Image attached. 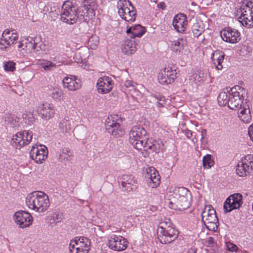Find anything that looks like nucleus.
Wrapping results in <instances>:
<instances>
[{"instance_id": "nucleus-1", "label": "nucleus", "mask_w": 253, "mask_h": 253, "mask_svg": "<svg viewBox=\"0 0 253 253\" xmlns=\"http://www.w3.org/2000/svg\"><path fill=\"white\" fill-rule=\"evenodd\" d=\"M61 9V20L71 25L76 23L78 19L86 24L95 17L94 7H78L76 0L65 1Z\"/></svg>"}, {"instance_id": "nucleus-2", "label": "nucleus", "mask_w": 253, "mask_h": 253, "mask_svg": "<svg viewBox=\"0 0 253 253\" xmlns=\"http://www.w3.org/2000/svg\"><path fill=\"white\" fill-rule=\"evenodd\" d=\"M26 203L29 209L39 212H44L50 206L48 196L42 191H35L28 194Z\"/></svg>"}, {"instance_id": "nucleus-3", "label": "nucleus", "mask_w": 253, "mask_h": 253, "mask_svg": "<svg viewBox=\"0 0 253 253\" xmlns=\"http://www.w3.org/2000/svg\"><path fill=\"white\" fill-rule=\"evenodd\" d=\"M178 237V231L173 226L169 218H164L159 224L158 239L162 244H169Z\"/></svg>"}, {"instance_id": "nucleus-4", "label": "nucleus", "mask_w": 253, "mask_h": 253, "mask_svg": "<svg viewBox=\"0 0 253 253\" xmlns=\"http://www.w3.org/2000/svg\"><path fill=\"white\" fill-rule=\"evenodd\" d=\"M147 139L145 129L139 125L131 127L129 133V142L137 150H141Z\"/></svg>"}, {"instance_id": "nucleus-5", "label": "nucleus", "mask_w": 253, "mask_h": 253, "mask_svg": "<svg viewBox=\"0 0 253 253\" xmlns=\"http://www.w3.org/2000/svg\"><path fill=\"white\" fill-rule=\"evenodd\" d=\"M120 16L128 22H134L136 18V10L129 0H119L117 2Z\"/></svg>"}, {"instance_id": "nucleus-6", "label": "nucleus", "mask_w": 253, "mask_h": 253, "mask_svg": "<svg viewBox=\"0 0 253 253\" xmlns=\"http://www.w3.org/2000/svg\"><path fill=\"white\" fill-rule=\"evenodd\" d=\"M201 216L202 221L208 230L213 231H217L219 225L218 219L215 211L212 206H205Z\"/></svg>"}, {"instance_id": "nucleus-7", "label": "nucleus", "mask_w": 253, "mask_h": 253, "mask_svg": "<svg viewBox=\"0 0 253 253\" xmlns=\"http://www.w3.org/2000/svg\"><path fill=\"white\" fill-rule=\"evenodd\" d=\"M120 188L126 193L133 192L138 188V184L135 176L132 174H124L117 178Z\"/></svg>"}, {"instance_id": "nucleus-8", "label": "nucleus", "mask_w": 253, "mask_h": 253, "mask_svg": "<svg viewBox=\"0 0 253 253\" xmlns=\"http://www.w3.org/2000/svg\"><path fill=\"white\" fill-rule=\"evenodd\" d=\"M239 21L247 28L253 27V2L248 1L242 4L240 11Z\"/></svg>"}, {"instance_id": "nucleus-9", "label": "nucleus", "mask_w": 253, "mask_h": 253, "mask_svg": "<svg viewBox=\"0 0 253 253\" xmlns=\"http://www.w3.org/2000/svg\"><path fill=\"white\" fill-rule=\"evenodd\" d=\"M253 170V156H245L239 162L236 166V171L239 176L244 177L250 175Z\"/></svg>"}, {"instance_id": "nucleus-10", "label": "nucleus", "mask_w": 253, "mask_h": 253, "mask_svg": "<svg viewBox=\"0 0 253 253\" xmlns=\"http://www.w3.org/2000/svg\"><path fill=\"white\" fill-rule=\"evenodd\" d=\"M176 70L168 67L161 70L158 76L159 82L162 84H168L174 82L176 78Z\"/></svg>"}, {"instance_id": "nucleus-11", "label": "nucleus", "mask_w": 253, "mask_h": 253, "mask_svg": "<svg viewBox=\"0 0 253 253\" xmlns=\"http://www.w3.org/2000/svg\"><path fill=\"white\" fill-rule=\"evenodd\" d=\"M48 150L43 145L33 146L30 151V157L37 164H42L47 158Z\"/></svg>"}, {"instance_id": "nucleus-12", "label": "nucleus", "mask_w": 253, "mask_h": 253, "mask_svg": "<svg viewBox=\"0 0 253 253\" xmlns=\"http://www.w3.org/2000/svg\"><path fill=\"white\" fill-rule=\"evenodd\" d=\"M242 199V195L240 193L230 195L224 202V211L229 212L233 210L239 209L243 204Z\"/></svg>"}, {"instance_id": "nucleus-13", "label": "nucleus", "mask_w": 253, "mask_h": 253, "mask_svg": "<svg viewBox=\"0 0 253 253\" xmlns=\"http://www.w3.org/2000/svg\"><path fill=\"white\" fill-rule=\"evenodd\" d=\"M26 40L27 42H26L25 47L28 48L29 50L32 53L33 56H39L40 50L44 52H47L48 50L47 46L44 43L40 45V49H36V46L40 38L28 37L26 38Z\"/></svg>"}, {"instance_id": "nucleus-14", "label": "nucleus", "mask_w": 253, "mask_h": 253, "mask_svg": "<svg viewBox=\"0 0 253 253\" xmlns=\"http://www.w3.org/2000/svg\"><path fill=\"white\" fill-rule=\"evenodd\" d=\"M15 222L21 228L30 226L33 222V217L28 212L19 211L15 212L13 215Z\"/></svg>"}, {"instance_id": "nucleus-15", "label": "nucleus", "mask_w": 253, "mask_h": 253, "mask_svg": "<svg viewBox=\"0 0 253 253\" xmlns=\"http://www.w3.org/2000/svg\"><path fill=\"white\" fill-rule=\"evenodd\" d=\"M222 40L230 43L238 42L241 39L240 32L235 29L227 28L220 32Z\"/></svg>"}, {"instance_id": "nucleus-16", "label": "nucleus", "mask_w": 253, "mask_h": 253, "mask_svg": "<svg viewBox=\"0 0 253 253\" xmlns=\"http://www.w3.org/2000/svg\"><path fill=\"white\" fill-rule=\"evenodd\" d=\"M36 112L39 116L46 120L52 118L55 114L53 105L47 102L40 104L37 107Z\"/></svg>"}, {"instance_id": "nucleus-17", "label": "nucleus", "mask_w": 253, "mask_h": 253, "mask_svg": "<svg viewBox=\"0 0 253 253\" xmlns=\"http://www.w3.org/2000/svg\"><path fill=\"white\" fill-rule=\"evenodd\" d=\"M172 25L174 29L178 33L184 32L188 25L186 15L181 13L175 15L173 19Z\"/></svg>"}, {"instance_id": "nucleus-18", "label": "nucleus", "mask_w": 253, "mask_h": 253, "mask_svg": "<svg viewBox=\"0 0 253 253\" xmlns=\"http://www.w3.org/2000/svg\"><path fill=\"white\" fill-rule=\"evenodd\" d=\"M243 96L240 95V93L237 91L236 88H230V98L228 107L232 110L239 109L243 106Z\"/></svg>"}, {"instance_id": "nucleus-19", "label": "nucleus", "mask_w": 253, "mask_h": 253, "mask_svg": "<svg viewBox=\"0 0 253 253\" xmlns=\"http://www.w3.org/2000/svg\"><path fill=\"white\" fill-rule=\"evenodd\" d=\"M191 197L190 194L188 196H184L179 198L178 199H174L173 201L169 202V204H172L174 203L175 205V207H171V208H174L177 209L179 211H182L186 209H187L191 205Z\"/></svg>"}, {"instance_id": "nucleus-20", "label": "nucleus", "mask_w": 253, "mask_h": 253, "mask_svg": "<svg viewBox=\"0 0 253 253\" xmlns=\"http://www.w3.org/2000/svg\"><path fill=\"white\" fill-rule=\"evenodd\" d=\"M143 148L146 150H149L156 153H159L160 152H163L166 149L164 143L161 140H155L153 142L147 141L145 142Z\"/></svg>"}, {"instance_id": "nucleus-21", "label": "nucleus", "mask_w": 253, "mask_h": 253, "mask_svg": "<svg viewBox=\"0 0 253 253\" xmlns=\"http://www.w3.org/2000/svg\"><path fill=\"white\" fill-rule=\"evenodd\" d=\"M62 82L64 87L67 88L70 90H76L81 87L80 80L74 76L72 77H66L64 78Z\"/></svg>"}, {"instance_id": "nucleus-22", "label": "nucleus", "mask_w": 253, "mask_h": 253, "mask_svg": "<svg viewBox=\"0 0 253 253\" xmlns=\"http://www.w3.org/2000/svg\"><path fill=\"white\" fill-rule=\"evenodd\" d=\"M110 85L111 79L109 77L100 78L96 84L98 92L103 94L108 93L111 90Z\"/></svg>"}, {"instance_id": "nucleus-23", "label": "nucleus", "mask_w": 253, "mask_h": 253, "mask_svg": "<svg viewBox=\"0 0 253 253\" xmlns=\"http://www.w3.org/2000/svg\"><path fill=\"white\" fill-rule=\"evenodd\" d=\"M126 248V241L121 236L112 235V249L121 251Z\"/></svg>"}, {"instance_id": "nucleus-24", "label": "nucleus", "mask_w": 253, "mask_h": 253, "mask_svg": "<svg viewBox=\"0 0 253 253\" xmlns=\"http://www.w3.org/2000/svg\"><path fill=\"white\" fill-rule=\"evenodd\" d=\"M149 186L153 188L157 187L160 183V177L158 172L154 168L149 169L147 172Z\"/></svg>"}, {"instance_id": "nucleus-25", "label": "nucleus", "mask_w": 253, "mask_h": 253, "mask_svg": "<svg viewBox=\"0 0 253 253\" xmlns=\"http://www.w3.org/2000/svg\"><path fill=\"white\" fill-rule=\"evenodd\" d=\"M137 46V43L134 39H126L122 44V52L126 55H131L136 51Z\"/></svg>"}, {"instance_id": "nucleus-26", "label": "nucleus", "mask_w": 253, "mask_h": 253, "mask_svg": "<svg viewBox=\"0 0 253 253\" xmlns=\"http://www.w3.org/2000/svg\"><path fill=\"white\" fill-rule=\"evenodd\" d=\"M145 28L140 24L135 25L132 27H127L126 31V33L131 38L134 39L137 37L140 38L145 33Z\"/></svg>"}, {"instance_id": "nucleus-27", "label": "nucleus", "mask_w": 253, "mask_h": 253, "mask_svg": "<svg viewBox=\"0 0 253 253\" xmlns=\"http://www.w3.org/2000/svg\"><path fill=\"white\" fill-rule=\"evenodd\" d=\"M225 54L222 51L216 50L212 54L211 60L217 70H221L223 68L222 63L224 59Z\"/></svg>"}, {"instance_id": "nucleus-28", "label": "nucleus", "mask_w": 253, "mask_h": 253, "mask_svg": "<svg viewBox=\"0 0 253 253\" xmlns=\"http://www.w3.org/2000/svg\"><path fill=\"white\" fill-rule=\"evenodd\" d=\"M238 117L243 122L245 123H249L251 121L252 116L248 104H244L242 107L239 108Z\"/></svg>"}, {"instance_id": "nucleus-29", "label": "nucleus", "mask_w": 253, "mask_h": 253, "mask_svg": "<svg viewBox=\"0 0 253 253\" xmlns=\"http://www.w3.org/2000/svg\"><path fill=\"white\" fill-rule=\"evenodd\" d=\"M24 141V135L23 131L19 132L13 135L11 139L10 143L14 148L20 149L25 146V143H23Z\"/></svg>"}, {"instance_id": "nucleus-30", "label": "nucleus", "mask_w": 253, "mask_h": 253, "mask_svg": "<svg viewBox=\"0 0 253 253\" xmlns=\"http://www.w3.org/2000/svg\"><path fill=\"white\" fill-rule=\"evenodd\" d=\"M230 98V90L229 91L227 89H224L223 91L219 93L217 100L219 105L224 106L226 104L229 105V100Z\"/></svg>"}, {"instance_id": "nucleus-31", "label": "nucleus", "mask_w": 253, "mask_h": 253, "mask_svg": "<svg viewBox=\"0 0 253 253\" xmlns=\"http://www.w3.org/2000/svg\"><path fill=\"white\" fill-rule=\"evenodd\" d=\"M187 41L185 38H179L171 44L170 48L175 52H181L186 45Z\"/></svg>"}, {"instance_id": "nucleus-32", "label": "nucleus", "mask_w": 253, "mask_h": 253, "mask_svg": "<svg viewBox=\"0 0 253 253\" xmlns=\"http://www.w3.org/2000/svg\"><path fill=\"white\" fill-rule=\"evenodd\" d=\"M190 194L189 191L186 188L181 187L175 188L172 194V201L174 199H178L184 196H188Z\"/></svg>"}, {"instance_id": "nucleus-33", "label": "nucleus", "mask_w": 253, "mask_h": 253, "mask_svg": "<svg viewBox=\"0 0 253 253\" xmlns=\"http://www.w3.org/2000/svg\"><path fill=\"white\" fill-rule=\"evenodd\" d=\"M125 130L121 126V124L119 123L112 124V135L117 138L123 136Z\"/></svg>"}, {"instance_id": "nucleus-34", "label": "nucleus", "mask_w": 253, "mask_h": 253, "mask_svg": "<svg viewBox=\"0 0 253 253\" xmlns=\"http://www.w3.org/2000/svg\"><path fill=\"white\" fill-rule=\"evenodd\" d=\"M49 224L51 225H56L57 223L60 222L63 219V215L59 212H53L49 215Z\"/></svg>"}, {"instance_id": "nucleus-35", "label": "nucleus", "mask_w": 253, "mask_h": 253, "mask_svg": "<svg viewBox=\"0 0 253 253\" xmlns=\"http://www.w3.org/2000/svg\"><path fill=\"white\" fill-rule=\"evenodd\" d=\"M59 127L62 132H68L72 128L71 122L69 120L64 119L60 122Z\"/></svg>"}, {"instance_id": "nucleus-36", "label": "nucleus", "mask_w": 253, "mask_h": 253, "mask_svg": "<svg viewBox=\"0 0 253 253\" xmlns=\"http://www.w3.org/2000/svg\"><path fill=\"white\" fill-rule=\"evenodd\" d=\"M22 117L24 122L27 124L31 125L36 120V118L33 114L30 111L24 113L22 115Z\"/></svg>"}, {"instance_id": "nucleus-37", "label": "nucleus", "mask_w": 253, "mask_h": 253, "mask_svg": "<svg viewBox=\"0 0 253 253\" xmlns=\"http://www.w3.org/2000/svg\"><path fill=\"white\" fill-rule=\"evenodd\" d=\"M203 167L206 169L211 168L214 165V162L212 159L211 155L207 154L203 157Z\"/></svg>"}, {"instance_id": "nucleus-38", "label": "nucleus", "mask_w": 253, "mask_h": 253, "mask_svg": "<svg viewBox=\"0 0 253 253\" xmlns=\"http://www.w3.org/2000/svg\"><path fill=\"white\" fill-rule=\"evenodd\" d=\"M190 80H193L195 82L196 84L202 83L204 82L206 78L204 76V73L200 72L199 74H193L190 77Z\"/></svg>"}, {"instance_id": "nucleus-39", "label": "nucleus", "mask_w": 253, "mask_h": 253, "mask_svg": "<svg viewBox=\"0 0 253 253\" xmlns=\"http://www.w3.org/2000/svg\"><path fill=\"white\" fill-rule=\"evenodd\" d=\"M77 243H78V246H80L81 247L88 249L89 250V245L90 242L87 238L84 237H80L77 239Z\"/></svg>"}, {"instance_id": "nucleus-40", "label": "nucleus", "mask_w": 253, "mask_h": 253, "mask_svg": "<svg viewBox=\"0 0 253 253\" xmlns=\"http://www.w3.org/2000/svg\"><path fill=\"white\" fill-rule=\"evenodd\" d=\"M193 35L195 37H199L204 32V29L198 23H195L192 27Z\"/></svg>"}, {"instance_id": "nucleus-41", "label": "nucleus", "mask_w": 253, "mask_h": 253, "mask_svg": "<svg viewBox=\"0 0 253 253\" xmlns=\"http://www.w3.org/2000/svg\"><path fill=\"white\" fill-rule=\"evenodd\" d=\"M4 121L10 124L14 127L16 125L17 121L14 115L9 113H6L4 115Z\"/></svg>"}, {"instance_id": "nucleus-42", "label": "nucleus", "mask_w": 253, "mask_h": 253, "mask_svg": "<svg viewBox=\"0 0 253 253\" xmlns=\"http://www.w3.org/2000/svg\"><path fill=\"white\" fill-rule=\"evenodd\" d=\"M70 152L67 149H63L62 153H60L58 157V159L60 161L65 160L69 161L70 160Z\"/></svg>"}, {"instance_id": "nucleus-43", "label": "nucleus", "mask_w": 253, "mask_h": 253, "mask_svg": "<svg viewBox=\"0 0 253 253\" xmlns=\"http://www.w3.org/2000/svg\"><path fill=\"white\" fill-rule=\"evenodd\" d=\"M16 64L12 61H8L4 62V69L7 72H13L15 70Z\"/></svg>"}, {"instance_id": "nucleus-44", "label": "nucleus", "mask_w": 253, "mask_h": 253, "mask_svg": "<svg viewBox=\"0 0 253 253\" xmlns=\"http://www.w3.org/2000/svg\"><path fill=\"white\" fill-rule=\"evenodd\" d=\"M23 134L24 135V141L23 143H25V146L28 144L32 140L33 137V133L31 131H23Z\"/></svg>"}, {"instance_id": "nucleus-45", "label": "nucleus", "mask_w": 253, "mask_h": 253, "mask_svg": "<svg viewBox=\"0 0 253 253\" xmlns=\"http://www.w3.org/2000/svg\"><path fill=\"white\" fill-rule=\"evenodd\" d=\"M62 95V91L58 88H54L51 94L52 97L56 99H60Z\"/></svg>"}, {"instance_id": "nucleus-46", "label": "nucleus", "mask_w": 253, "mask_h": 253, "mask_svg": "<svg viewBox=\"0 0 253 253\" xmlns=\"http://www.w3.org/2000/svg\"><path fill=\"white\" fill-rule=\"evenodd\" d=\"M82 1L83 4V6L86 7L87 8L94 7V9L95 8V3L94 0H82Z\"/></svg>"}, {"instance_id": "nucleus-47", "label": "nucleus", "mask_w": 253, "mask_h": 253, "mask_svg": "<svg viewBox=\"0 0 253 253\" xmlns=\"http://www.w3.org/2000/svg\"><path fill=\"white\" fill-rule=\"evenodd\" d=\"M77 242V239L75 240H71L69 245V251L71 253H74L76 250L75 246H78V243Z\"/></svg>"}, {"instance_id": "nucleus-48", "label": "nucleus", "mask_w": 253, "mask_h": 253, "mask_svg": "<svg viewBox=\"0 0 253 253\" xmlns=\"http://www.w3.org/2000/svg\"><path fill=\"white\" fill-rule=\"evenodd\" d=\"M10 31L8 30H5L2 34V37L4 39V41L8 45H10V42L8 40V36H10Z\"/></svg>"}, {"instance_id": "nucleus-49", "label": "nucleus", "mask_w": 253, "mask_h": 253, "mask_svg": "<svg viewBox=\"0 0 253 253\" xmlns=\"http://www.w3.org/2000/svg\"><path fill=\"white\" fill-rule=\"evenodd\" d=\"M18 37L16 33H12L10 36H8V40L10 42V45L14 44V42L17 41Z\"/></svg>"}, {"instance_id": "nucleus-50", "label": "nucleus", "mask_w": 253, "mask_h": 253, "mask_svg": "<svg viewBox=\"0 0 253 253\" xmlns=\"http://www.w3.org/2000/svg\"><path fill=\"white\" fill-rule=\"evenodd\" d=\"M122 119L118 115L115 114L112 115V123H119L122 124Z\"/></svg>"}, {"instance_id": "nucleus-51", "label": "nucleus", "mask_w": 253, "mask_h": 253, "mask_svg": "<svg viewBox=\"0 0 253 253\" xmlns=\"http://www.w3.org/2000/svg\"><path fill=\"white\" fill-rule=\"evenodd\" d=\"M227 248L229 251L232 252L236 251L238 249V247L236 245L231 243H228L227 244Z\"/></svg>"}, {"instance_id": "nucleus-52", "label": "nucleus", "mask_w": 253, "mask_h": 253, "mask_svg": "<svg viewBox=\"0 0 253 253\" xmlns=\"http://www.w3.org/2000/svg\"><path fill=\"white\" fill-rule=\"evenodd\" d=\"M183 132L187 137V138L189 139H190L192 138L193 134L194 132H192L190 130H189L188 129H186L183 130Z\"/></svg>"}, {"instance_id": "nucleus-53", "label": "nucleus", "mask_w": 253, "mask_h": 253, "mask_svg": "<svg viewBox=\"0 0 253 253\" xmlns=\"http://www.w3.org/2000/svg\"><path fill=\"white\" fill-rule=\"evenodd\" d=\"M55 66V64L51 62H50V61H48L46 65H44L43 66V68L44 69V70H49L52 67H53Z\"/></svg>"}, {"instance_id": "nucleus-54", "label": "nucleus", "mask_w": 253, "mask_h": 253, "mask_svg": "<svg viewBox=\"0 0 253 253\" xmlns=\"http://www.w3.org/2000/svg\"><path fill=\"white\" fill-rule=\"evenodd\" d=\"M248 132L251 139L253 142V124L249 127Z\"/></svg>"}, {"instance_id": "nucleus-55", "label": "nucleus", "mask_w": 253, "mask_h": 253, "mask_svg": "<svg viewBox=\"0 0 253 253\" xmlns=\"http://www.w3.org/2000/svg\"><path fill=\"white\" fill-rule=\"evenodd\" d=\"M157 100L158 101H163L165 100V97L160 94H155L153 95Z\"/></svg>"}, {"instance_id": "nucleus-56", "label": "nucleus", "mask_w": 253, "mask_h": 253, "mask_svg": "<svg viewBox=\"0 0 253 253\" xmlns=\"http://www.w3.org/2000/svg\"><path fill=\"white\" fill-rule=\"evenodd\" d=\"M113 28H114V30L116 28V32H120V28H119L118 26H119V22H118L117 21H114L113 23Z\"/></svg>"}, {"instance_id": "nucleus-57", "label": "nucleus", "mask_w": 253, "mask_h": 253, "mask_svg": "<svg viewBox=\"0 0 253 253\" xmlns=\"http://www.w3.org/2000/svg\"><path fill=\"white\" fill-rule=\"evenodd\" d=\"M201 140L204 139L205 136L207 135V130L205 129H203L201 131Z\"/></svg>"}, {"instance_id": "nucleus-58", "label": "nucleus", "mask_w": 253, "mask_h": 253, "mask_svg": "<svg viewBox=\"0 0 253 253\" xmlns=\"http://www.w3.org/2000/svg\"><path fill=\"white\" fill-rule=\"evenodd\" d=\"M125 85L126 87H130V86H133V83L132 81H129V80H127V81H126L125 83Z\"/></svg>"}, {"instance_id": "nucleus-59", "label": "nucleus", "mask_w": 253, "mask_h": 253, "mask_svg": "<svg viewBox=\"0 0 253 253\" xmlns=\"http://www.w3.org/2000/svg\"><path fill=\"white\" fill-rule=\"evenodd\" d=\"M197 249L195 247H192L189 249L186 253H196Z\"/></svg>"}, {"instance_id": "nucleus-60", "label": "nucleus", "mask_w": 253, "mask_h": 253, "mask_svg": "<svg viewBox=\"0 0 253 253\" xmlns=\"http://www.w3.org/2000/svg\"><path fill=\"white\" fill-rule=\"evenodd\" d=\"M165 104V99L163 100V101H157V105L160 107H163Z\"/></svg>"}, {"instance_id": "nucleus-61", "label": "nucleus", "mask_w": 253, "mask_h": 253, "mask_svg": "<svg viewBox=\"0 0 253 253\" xmlns=\"http://www.w3.org/2000/svg\"><path fill=\"white\" fill-rule=\"evenodd\" d=\"M143 148L144 150L143 152H142V155L144 157H147L149 155V153L148 152V150H145L144 148Z\"/></svg>"}, {"instance_id": "nucleus-62", "label": "nucleus", "mask_w": 253, "mask_h": 253, "mask_svg": "<svg viewBox=\"0 0 253 253\" xmlns=\"http://www.w3.org/2000/svg\"><path fill=\"white\" fill-rule=\"evenodd\" d=\"M158 7L162 9H165L166 6L164 2H161L158 4Z\"/></svg>"}, {"instance_id": "nucleus-63", "label": "nucleus", "mask_w": 253, "mask_h": 253, "mask_svg": "<svg viewBox=\"0 0 253 253\" xmlns=\"http://www.w3.org/2000/svg\"><path fill=\"white\" fill-rule=\"evenodd\" d=\"M106 123H107L106 124H105L106 126V129L108 131L109 133L110 132V129L111 127V125H109V122L106 121Z\"/></svg>"}, {"instance_id": "nucleus-64", "label": "nucleus", "mask_w": 253, "mask_h": 253, "mask_svg": "<svg viewBox=\"0 0 253 253\" xmlns=\"http://www.w3.org/2000/svg\"><path fill=\"white\" fill-rule=\"evenodd\" d=\"M149 210L152 212H155L157 210V207L155 206H150L149 207Z\"/></svg>"}]
</instances>
